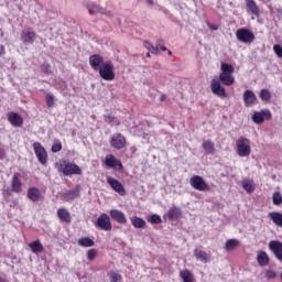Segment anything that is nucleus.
I'll use <instances>...</instances> for the list:
<instances>
[{"mask_svg":"<svg viewBox=\"0 0 282 282\" xmlns=\"http://www.w3.org/2000/svg\"><path fill=\"white\" fill-rule=\"evenodd\" d=\"M221 73L219 74V82H221L223 85H226L227 87H230L235 85V66L232 64L228 63H221L220 64Z\"/></svg>","mask_w":282,"mask_h":282,"instance_id":"f257e3e1","label":"nucleus"},{"mask_svg":"<svg viewBox=\"0 0 282 282\" xmlns=\"http://www.w3.org/2000/svg\"><path fill=\"white\" fill-rule=\"evenodd\" d=\"M59 172L66 176L69 175H83V170L76 163H72L67 160H63L59 164Z\"/></svg>","mask_w":282,"mask_h":282,"instance_id":"f03ea898","label":"nucleus"},{"mask_svg":"<svg viewBox=\"0 0 282 282\" xmlns=\"http://www.w3.org/2000/svg\"><path fill=\"white\" fill-rule=\"evenodd\" d=\"M99 76L104 80H113L116 78V73H113V64L111 62H106L99 68Z\"/></svg>","mask_w":282,"mask_h":282,"instance_id":"7ed1b4c3","label":"nucleus"},{"mask_svg":"<svg viewBox=\"0 0 282 282\" xmlns=\"http://www.w3.org/2000/svg\"><path fill=\"white\" fill-rule=\"evenodd\" d=\"M236 147L240 158H248V155H250V140L240 137L236 142Z\"/></svg>","mask_w":282,"mask_h":282,"instance_id":"20e7f679","label":"nucleus"},{"mask_svg":"<svg viewBox=\"0 0 282 282\" xmlns=\"http://www.w3.org/2000/svg\"><path fill=\"white\" fill-rule=\"evenodd\" d=\"M95 228L110 232L113 226L111 225V218L107 214H101L95 221Z\"/></svg>","mask_w":282,"mask_h":282,"instance_id":"39448f33","label":"nucleus"},{"mask_svg":"<svg viewBox=\"0 0 282 282\" xmlns=\"http://www.w3.org/2000/svg\"><path fill=\"white\" fill-rule=\"evenodd\" d=\"M189 184L192 188H194L195 191H200V192L210 191V185H208L207 182L204 181V177L199 175L192 176L189 180Z\"/></svg>","mask_w":282,"mask_h":282,"instance_id":"423d86ee","label":"nucleus"},{"mask_svg":"<svg viewBox=\"0 0 282 282\" xmlns=\"http://www.w3.org/2000/svg\"><path fill=\"white\" fill-rule=\"evenodd\" d=\"M33 151L37 158V162H40V164H43V166H45V164H47V151L45 150L43 144H41V142H34Z\"/></svg>","mask_w":282,"mask_h":282,"instance_id":"0eeeda50","label":"nucleus"},{"mask_svg":"<svg viewBox=\"0 0 282 282\" xmlns=\"http://www.w3.org/2000/svg\"><path fill=\"white\" fill-rule=\"evenodd\" d=\"M236 39L240 43H252L254 41V33L246 28H241L236 31Z\"/></svg>","mask_w":282,"mask_h":282,"instance_id":"6e6552de","label":"nucleus"},{"mask_svg":"<svg viewBox=\"0 0 282 282\" xmlns=\"http://www.w3.org/2000/svg\"><path fill=\"white\" fill-rule=\"evenodd\" d=\"M212 93L215 94V96H218V98H226V88L221 86V82L217 78H214L212 80L210 85Z\"/></svg>","mask_w":282,"mask_h":282,"instance_id":"1a4fd4ad","label":"nucleus"},{"mask_svg":"<svg viewBox=\"0 0 282 282\" xmlns=\"http://www.w3.org/2000/svg\"><path fill=\"white\" fill-rule=\"evenodd\" d=\"M107 184H109L110 188H112V191H115V193H118L119 195H127V189H124V185H122V183H120V181L108 176L107 177Z\"/></svg>","mask_w":282,"mask_h":282,"instance_id":"9d476101","label":"nucleus"},{"mask_svg":"<svg viewBox=\"0 0 282 282\" xmlns=\"http://www.w3.org/2000/svg\"><path fill=\"white\" fill-rule=\"evenodd\" d=\"M110 144L113 149H124L127 147V139L122 133H117L111 137Z\"/></svg>","mask_w":282,"mask_h":282,"instance_id":"9b49d317","label":"nucleus"},{"mask_svg":"<svg viewBox=\"0 0 282 282\" xmlns=\"http://www.w3.org/2000/svg\"><path fill=\"white\" fill-rule=\"evenodd\" d=\"M21 41L24 45H32L36 41V33L32 29H25L21 32Z\"/></svg>","mask_w":282,"mask_h":282,"instance_id":"f8f14e48","label":"nucleus"},{"mask_svg":"<svg viewBox=\"0 0 282 282\" xmlns=\"http://www.w3.org/2000/svg\"><path fill=\"white\" fill-rule=\"evenodd\" d=\"M107 62H105V58L99 54H94L89 56V65L95 72H98L99 68L102 67Z\"/></svg>","mask_w":282,"mask_h":282,"instance_id":"ddd939ff","label":"nucleus"},{"mask_svg":"<svg viewBox=\"0 0 282 282\" xmlns=\"http://www.w3.org/2000/svg\"><path fill=\"white\" fill-rule=\"evenodd\" d=\"M106 166H109V169H113L115 171H122V162L118 160L113 154H108L106 156L105 161Z\"/></svg>","mask_w":282,"mask_h":282,"instance_id":"4468645a","label":"nucleus"},{"mask_svg":"<svg viewBox=\"0 0 282 282\" xmlns=\"http://www.w3.org/2000/svg\"><path fill=\"white\" fill-rule=\"evenodd\" d=\"M269 250L273 252L279 261H282V242L279 240H272L269 242Z\"/></svg>","mask_w":282,"mask_h":282,"instance_id":"2eb2a0df","label":"nucleus"},{"mask_svg":"<svg viewBox=\"0 0 282 282\" xmlns=\"http://www.w3.org/2000/svg\"><path fill=\"white\" fill-rule=\"evenodd\" d=\"M265 118H267V120H270V118H272V113L270 112V110H262L260 112H254L252 116V121L256 124H261V123H263Z\"/></svg>","mask_w":282,"mask_h":282,"instance_id":"dca6fc26","label":"nucleus"},{"mask_svg":"<svg viewBox=\"0 0 282 282\" xmlns=\"http://www.w3.org/2000/svg\"><path fill=\"white\" fill-rule=\"evenodd\" d=\"M8 122H10L12 127L21 128L23 127V117H21V115L18 112H9Z\"/></svg>","mask_w":282,"mask_h":282,"instance_id":"f3484780","label":"nucleus"},{"mask_svg":"<svg viewBox=\"0 0 282 282\" xmlns=\"http://www.w3.org/2000/svg\"><path fill=\"white\" fill-rule=\"evenodd\" d=\"M80 195V185H77L76 188L69 189L68 192L63 194V198L65 202H74L76 197Z\"/></svg>","mask_w":282,"mask_h":282,"instance_id":"a211bd4d","label":"nucleus"},{"mask_svg":"<svg viewBox=\"0 0 282 282\" xmlns=\"http://www.w3.org/2000/svg\"><path fill=\"white\" fill-rule=\"evenodd\" d=\"M26 196L28 198L31 200V202H41V189L36 188V187H29L28 188V193H26Z\"/></svg>","mask_w":282,"mask_h":282,"instance_id":"6ab92c4d","label":"nucleus"},{"mask_svg":"<svg viewBox=\"0 0 282 282\" xmlns=\"http://www.w3.org/2000/svg\"><path fill=\"white\" fill-rule=\"evenodd\" d=\"M110 217L117 221V224H127V216L118 209L110 210Z\"/></svg>","mask_w":282,"mask_h":282,"instance_id":"aec40b11","label":"nucleus"},{"mask_svg":"<svg viewBox=\"0 0 282 282\" xmlns=\"http://www.w3.org/2000/svg\"><path fill=\"white\" fill-rule=\"evenodd\" d=\"M257 101V95L252 90H246L243 93V102L246 107H252L254 102Z\"/></svg>","mask_w":282,"mask_h":282,"instance_id":"412c9836","label":"nucleus"},{"mask_svg":"<svg viewBox=\"0 0 282 282\" xmlns=\"http://www.w3.org/2000/svg\"><path fill=\"white\" fill-rule=\"evenodd\" d=\"M166 217L170 221H175V219H180V217H182V209L177 206H173L169 209Z\"/></svg>","mask_w":282,"mask_h":282,"instance_id":"4be33fe9","label":"nucleus"},{"mask_svg":"<svg viewBox=\"0 0 282 282\" xmlns=\"http://www.w3.org/2000/svg\"><path fill=\"white\" fill-rule=\"evenodd\" d=\"M57 217L58 219H61V221H64L65 224H72V215L65 208L57 209Z\"/></svg>","mask_w":282,"mask_h":282,"instance_id":"5701e85b","label":"nucleus"},{"mask_svg":"<svg viewBox=\"0 0 282 282\" xmlns=\"http://www.w3.org/2000/svg\"><path fill=\"white\" fill-rule=\"evenodd\" d=\"M269 219L278 226L279 228H282V214L279 212H270L268 215Z\"/></svg>","mask_w":282,"mask_h":282,"instance_id":"b1692460","label":"nucleus"},{"mask_svg":"<svg viewBox=\"0 0 282 282\" xmlns=\"http://www.w3.org/2000/svg\"><path fill=\"white\" fill-rule=\"evenodd\" d=\"M202 148L207 155H215L216 153L215 143L210 140L204 141Z\"/></svg>","mask_w":282,"mask_h":282,"instance_id":"393cba45","label":"nucleus"},{"mask_svg":"<svg viewBox=\"0 0 282 282\" xmlns=\"http://www.w3.org/2000/svg\"><path fill=\"white\" fill-rule=\"evenodd\" d=\"M130 221H131L133 228L141 229V228H145L147 227V220L142 219V218L138 217V216H132L130 218Z\"/></svg>","mask_w":282,"mask_h":282,"instance_id":"a878e982","label":"nucleus"},{"mask_svg":"<svg viewBox=\"0 0 282 282\" xmlns=\"http://www.w3.org/2000/svg\"><path fill=\"white\" fill-rule=\"evenodd\" d=\"M77 243H78V246H80V248H94V246L96 245L94 239H91L89 237L79 238L77 240Z\"/></svg>","mask_w":282,"mask_h":282,"instance_id":"bb28decb","label":"nucleus"},{"mask_svg":"<svg viewBox=\"0 0 282 282\" xmlns=\"http://www.w3.org/2000/svg\"><path fill=\"white\" fill-rule=\"evenodd\" d=\"M29 248L31 249L33 254H39V253L43 252V250H44L43 243H41V240H35L33 242H30Z\"/></svg>","mask_w":282,"mask_h":282,"instance_id":"cd10ccee","label":"nucleus"},{"mask_svg":"<svg viewBox=\"0 0 282 282\" xmlns=\"http://www.w3.org/2000/svg\"><path fill=\"white\" fill-rule=\"evenodd\" d=\"M247 10H250L251 14L259 17L260 10L254 0H246Z\"/></svg>","mask_w":282,"mask_h":282,"instance_id":"c85d7f7f","label":"nucleus"},{"mask_svg":"<svg viewBox=\"0 0 282 282\" xmlns=\"http://www.w3.org/2000/svg\"><path fill=\"white\" fill-rule=\"evenodd\" d=\"M21 180H19V175L14 174L13 178L11 181V191H13V193H21Z\"/></svg>","mask_w":282,"mask_h":282,"instance_id":"c756f323","label":"nucleus"},{"mask_svg":"<svg viewBox=\"0 0 282 282\" xmlns=\"http://www.w3.org/2000/svg\"><path fill=\"white\" fill-rule=\"evenodd\" d=\"M194 256L196 257L197 261H202L203 263H208V253L206 251L195 249Z\"/></svg>","mask_w":282,"mask_h":282,"instance_id":"7c9ffc66","label":"nucleus"},{"mask_svg":"<svg viewBox=\"0 0 282 282\" xmlns=\"http://www.w3.org/2000/svg\"><path fill=\"white\" fill-rule=\"evenodd\" d=\"M257 261L259 265L263 268L268 265V263H270V258L268 257V253H265L264 251H260L258 254Z\"/></svg>","mask_w":282,"mask_h":282,"instance_id":"2f4dec72","label":"nucleus"},{"mask_svg":"<svg viewBox=\"0 0 282 282\" xmlns=\"http://www.w3.org/2000/svg\"><path fill=\"white\" fill-rule=\"evenodd\" d=\"M242 188L247 192V193H254V181L250 180V178H245L242 181Z\"/></svg>","mask_w":282,"mask_h":282,"instance_id":"473e14b6","label":"nucleus"},{"mask_svg":"<svg viewBox=\"0 0 282 282\" xmlns=\"http://www.w3.org/2000/svg\"><path fill=\"white\" fill-rule=\"evenodd\" d=\"M180 276L183 282H193V274L188 270L181 271Z\"/></svg>","mask_w":282,"mask_h":282,"instance_id":"72a5a7b5","label":"nucleus"},{"mask_svg":"<svg viewBox=\"0 0 282 282\" xmlns=\"http://www.w3.org/2000/svg\"><path fill=\"white\" fill-rule=\"evenodd\" d=\"M148 223L159 226V224H162V217L158 214H153L152 216L148 217Z\"/></svg>","mask_w":282,"mask_h":282,"instance_id":"f704fd0d","label":"nucleus"},{"mask_svg":"<svg viewBox=\"0 0 282 282\" xmlns=\"http://www.w3.org/2000/svg\"><path fill=\"white\" fill-rule=\"evenodd\" d=\"M237 246H239V240L237 239H229L227 240L225 248L226 250H235V248H237Z\"/></svg>","mask_w":282,"mask_h":282,"instance_id":"c9c22d12","label":"nucleus"},{"mask_svg":"<svg viewBox=\"0 0 282 282\" xmlns=\"http://www.w3.org/2000/svg\"><path fill=\"white\" fill-rule=\"evenodd\" d=\"M143 46L149 50L152 54H160V50L158 47L153 46V44L149 41L143 42Z\"/></svg>","mask_w":282,"mask_h":282,"instance_id":"e433bc0d","label":"nucleus"},{"mask_svg":"<svg viewBox=\"0 0 282 282\" xmlns=\"http://www.w3.org/2000/svg\"><path fill=\"white\" fill-rule=\"evenodd\" d=\"M55 98L54 95L52 93H47L45 96V101H46V106L48 107V109H52L54 107V102H55Z\"/></svg>","mask_w":282,"mask_h":282,"instance_id":"4c0bfd02","label":"nucleus"},{"mask_svg":"<svg viewBox=\"0 0 282 282\" xmlns=\"http://www.w3.org/2000/svg\"><path fill=\"white\" fill-rule=\"evenodd\" d=\"M51 151L52 153H59L63 151V143L59 140L54 141Z\"/></svg>","mask_w":282,"mask_h":282,"instance_id":"58836bf2","label":"nucleus"},{"mask_svg":"<svg viewBox=\"0 0 282 282\" xmlns=\"http://www.w3.org/2000/svg\"><path fill=\"white\" fill-rule=\"evenodd\" d=\"M260 98H261V100H263V102H268L270 100V98H272L270 90L262 89L260 91Z\"/></svg>","mask_w":282,"mask_h":282,"instance_id":"ea45409f","label":"nucleus"},{"mask_svg":"<svg viewBox=\"0 0 282 282\" xmlns=\"http://www.w3.org/2000/svg\"><path fill=\"white\" fill-rule=\"evenodd\" d=\"M108 275L111 282L122 281V275L118 272L110 271Z\"/></svg>","mask_w":282,"mask_h":282,"instance_id":"a19ab883","label":"nucleus"},{"mask_svg":"<svg viewBox=\"0 0 282 282\" xmlns=\"http://www.w3.org/2000/svg\"><path fill=\"white\" fill-rule=\"evenodd\" d=\"M273 204H274V206H281V204H282L281 192H274L273 193Z\"/></svg>","mask_w":282,"mask_h":282,"instance_id":"79ce46f5","label":"nucleus"},{"mask_svg":"<svg viewBox=\"0 0 282 282\" xmlns=\"http://www.w3.org/2000/svg\"><path fill=\"white\" fill-rule=\"evenodd\" d=\"M88 11H89V14H99L100 12H102V9L96 4H90L88 7Z\"/></svg>","mask_w":282,"mask_h":282,"instance_id":"37998d69","label":"nucleus"},{"mask_svg":"<svg viewBox=\"0 0 282 282\" xmlns=\"http://www.w3.org/2000/svg\"><path fill=\"white\" fill-rule=\"evenodd\" d=\"M273 51L276 54L278 58H282V46L281 44H274Z\"/></svg>","mask_w":282,"mask_h":282,"instance_id":"c03bdc74","label":"nucleus"},{"mask_svg":"<svg viewBox=\"0 0 282 282\" xmlns=\"http://www.w3.org/2000/svg\"><path fill=\"white\" fill-rule=\"evenodd\" d=\"M87 259H88V261H94V259H96V249L88 250Z\"/></svg>","mask_w":282,"mask_h":282,"instance_id":"a18cd8bd","label":"nucleus"},{"mask_svg":"<svg viewBox=\"0 0 282 282\" xmlns=\"http://www.w3.org/2000/svg\"><path fill=\"white\" fill-rule=\"evenodd\" d=\"M265 279H276V272L274 270H267Z\"/></svg>","mask_w":282,"mask_h":282,"instance_id":"49530a36","label":"nucleus"},{"mask_svg":"<svg viewBox=\"0 0 282 282\" xmlns=\"http://www.w3.org/2000/svg\"><path fill=\"white\" fill-rule=\"evenodd\" d=\"M154 47H158V50H162V52H166V46H164V41L163 40H158L156 41V46Z\"/></svg>","mask_w":282,"mask_h":282,"instance_id":"de8ad7c7","label":"nucleus"},{"mask_svg":"<svg viewBox=\"0 0 282 282\" xmlns=\"http://www.w3.org/2000/svg\"><path fill=\"white\" fill-rule=\"evenodd\" d=\"M104 120H105V122H107L108 124H112L113 120H116V117H113V115H105V116H104Z\"/></svg>","mask_w":282,"mask_h":282,"instance_id":"09e8293b","label":"nucleus"},{"mask_svg":"<svg viewBox=\"0 0 282 282\" xmlns=\"http://www.w3.org/2000/svg\"><path fill=\"white\" fill-rule=\"evenodd\" d=\"M51 68H52V65H50L48 63L42 64V69L43 72H45V74H50Z\"/></svg>","mask_w":282,"mask_h":282,"instance_id":"8fccbe9b","label":"nucleus"},{"mask_svg":"<svg viewBox=\"0 0 282 282\" xmlns=\"http://www.w3.org/2000/svg\"><path fill=\"white\" fill-rule=\"evenodd\" d=\"M6 54V46L0 45V56H3Z\"/></svg>","mask_w":282,"mask_h":282,"instance_id":"3c124183","label":"nucleus"},{"mask_svg":"<svg viewBox=\"0 0 282 282\" xmlns=\"http://www.w3.org/2000/svg\"><path fill=\"white\" fill-rule=\"evenodd\" d=\"M147 3H148L149 6H153V0H147Z\"/></svg>","mask_w":282,"mask_h":282,"instance_id":"603ef678","label":"nucleus"},{"mask_svg":"<svg viewBox=\"0 0 282 282\" xmlns=\"http://www.w3.org/2000/svg\"><path fill=\"white\" fill-rule=\"evenodd\" d=\"M164 100H166V95L161 96V101H164Z\"/></svg>","mask_w":282,"mask_h":282,"instance_id":"864d4df0","label":"nucleus"},{"mask_svg":"<svg viewBox=\"0 0 282 282\" xmlns=\"http://www.w3.org/2000/svg\"><path fill=\"white\" fill-rule=\"evenodd\" d=\"M106 14H108V17H111V12H107Z\"/></svg>","mask_w":282,"mask_h":282,"instance_id":"5fc2aeb1","label":"nucleus"},{"mask_svg":"<svg viewBox=\"0 0 282 282\" xmlns=\"http://www.w3.org/2000/svg\"><path fill=\"white\" fill-rule=\"evenodd\" d=\"M212 30H217V26H212Z\"/></svg>","mask_w":282,"mask_h":282,"instance_id":"6e6d98bb","label":"nucleus"},{"mask_svg":"<svg viewBox=\"0 0 282 282\" xmlns=\"http://www.w3.org/2000/svg\"><path fill=\"white\" fill-rule=\"evenodd\" d=\"M173 54V52L169 51V55L171 56Z\"/></svg>","mask_w":282,"mask_h":282,"instance_id":"4d7b16f0","label":"nucleus"},{"mask_svg":"<svg viewBox=\"0 0 282 282\" xmlns=\"http://www.w3.org/2000/svg\"><path fill=\"white\" fill-rule=\"evenodd\" d=\"M147 56H148V57L151 56V53H147Z\"/></svg>","mask_w":282,"mask_h":282,"instance_id":"13d9d810","label":"nucleus"}]
</instances>
